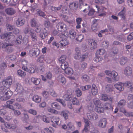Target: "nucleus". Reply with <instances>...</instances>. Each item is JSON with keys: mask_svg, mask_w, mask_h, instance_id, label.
I'll use <instances>...</instances> for the list:
<instances>
[{"mask_svg": "<svg viewBox=\"0 0 133 133\" xmlns=\"http://www.w3.org/2000/svg\"><path fill=\"white\" fill-rule=\"evenodd\" d=\"M12 77L9 76L4 78L2 82L3 86L0 87V99L2 101H6L10 99L13 94V92L10 90L9 88L12 84Z\"/></svg>", "mask_w": 133, "mask_h": 133, "instance_id": "obj_1", "label": "nucleus"}, {"mask_svg": "<svg viewBox=\"0 0 133 133\" xmlns=\"http://www.w3.org/2000/svg\"><path fill=\"white\" fill-rule=\"evenodd\" d=\"M21 63L22 65V68L24 71L31 74L35 72V70L33 67H30L28 69L27 66V65H28L29 63L28 61L24 59L21 61Z\"/></svg>", "mask_w": 133, "mask_h": 133, "instance_id": "obj_2", "label": "nucleus"}, {"mask_svg": "<svg viewBox=\"0 0 133 133\" xmlns=\"http://www.w3.org/2000/svg\"><path fill=\"white\" fill-rule=\"evenodd\" d=\"M56 27L58 30L62 32H64L67 30V26L63 23L60 22L56 25Z\"/></svg>", "mask_w": 133, "mask_h": 133, "instance_id": "obj_3", "label": "nucleus"}, {"mask_svg": "<svg viewBox=\"0 0 133 133\" xmlns=\"http://www.w3.org/2000/svg\"><path fill=\"white\" fill-rule=\"evenodd\" d=\"M96 7L97 9V11L99 14L98 15L99 16H105L106 15V12L104 11L106 9L104 8H99L98 6L97 5L95 6Z\"/></svg>", "mask_w": 133, "mask_h": 133, "instance_id": "obj_4", "label": "nucleus"}, {"mask_svg": "<svg viewBox=\"0 0 133 133\" xmlns=\"http://www.w3.org/2000/svg\"><path fill=\"white\" fill-rule=\"evenodd\" d=\"M59 118L58 117L52 116L51 118V123L54 127H56L59 123Z\"/></svg>", "mask_w": 133, "mask_h": 133, "instance_id": "obj_5", "label": "nucleus"}, {"mask_svg": "<svg viewBox=\"0 0 133 133\" xmlns=\"http://www.w3.org/2000/svg\"><path fill=\"white\" fill-rule=\"evenodd\" d=\"M11 32H9L2 34L1 35V38L3 39L5 38H8L9 39H11L12 41V38L14 39L15 36L12 35H11Z\"/></svg>", "mask_w": 133, "mask_h": 133, "instance_id": "obj_6", "label": "nucleus"}, {"mask_svg": "<svg viewBox=\"0 0 133 133\" xmlns=\"http://www.w3.org/2000/svg\"><path fill=\"white\" fill-rule=\"evenodd\" d=\"M40 53V51L38 49H32L30 50L29 54L30 56L36 55V56H38Z\"/></svg>", "mask_w": 133, "mask_h": 133, "instance_id": "obj_7", "label": "nucleus"}, {"mask_svg": "<svg viewBox=\"0 0 133 133\" xmlns=\"http://www.w3.org/2000/svg\"><path fill=\"white\" fill-rule=\"evenodd\" d=\"M16 88L15 90L18 93H22L24 91L23 87L20 84L17 83L15 85Z\"/></svg>", "mask_w": 133, "mask_h": 133, "instance_id": "obj_8", "label": "nucleus"}, {"mask_svg": "<svg viewBox=\"0 0 133 133\" xmlns=\"http://www.w3.org/2000/svg\"><path fill=\"white\" fill-rule=\"evenodd\" d=\"M58 83L62 85H65L66 82L65 78L63 76H59L57 78Z\"/></svg>", "mask_w": 133, "mask_h": 133, "instance_id": "obj_9", "label": "nucleus"}, {"mask_svg": "<svg viewBox=\"0 0 133 133\" xmlns=\"http://www.w3.org/2000/svg\"><path fill=\"white\" fill-rule=\"evenodd\" d=\"M15 99H11L10 100L6 102V106L7 108L12 110H14V108L12 104L14 102Z\"/></svg>", "mask_w": 133, "mask_h": 133, "instance_id": "obj_10", "label": "nucleus"}, {"mask_svg": "<svg viewBox=\"0 0 133 133\" xmlns=\"http://www.w3.org/2000/svg\"><path fill=\"white\" fill-rule=\"evenodd\" d=\"M25 20L22 17H19L16 21V23L18 26L23 25L25 23Z\"/></svg>", "mask_w": 133, "mask_h": 133, "instance_id": "obj_11", "label": "nucleus"}, {"mask_svg": "<svg viewBox=\"0 0 133 133\" xmlns=\"http://www.w3.org/2000/svg\"><path fill=\"white\" fill-rule=\"evenodd\" d=\"M49 58L47 57L45 58L43 55L40 56L37 59V62L39 63H44L46 62V63L48 62V59Z\"/></svg>", "mask_w": 133, "mask_h": 133, "instance_id": "obj_12", "label": "nucleus"}, {"mask_svg": "<svg viewBox=\"0 0 133 133\" xmlns=\"http://www.w3.org/2000/svg\"><path fill=\"white\" fill-rule=\"evenodd\" d=\"M5 12L8 15H12L16 13L15 10L12 8H8L5 10Z\"/></svg>", "mask_w": 133, "mask_h": 133, "instance_id": "obj_13", "label": "nucleus"}, {"mask_svg": "<svg viewBox=\"0 0 133 133\" xmlns=\"http://www.w3.org/2000/svg\"><path fill=\"white\" fill-rule=\"evenodd\" d=\"M124 86V83L118 82L115 85V87L116 89L119 91H123L124 89L123 86Z\"/></svg>", "mask_w": 133, "mask_h": 133, "instance_id": "obj_14", "label": "nucleus"}, {"mask_svg": "<svg viewBox=\"0 0 133 133\" xmlns=\"http://www.w3.org/2000/svg\"><path fill=\"white\" fill-rule=\"evenodd\" d=\"M132 70L130 66H127L124 69V74L128 76H130L132 74Z\"/></svg>", "mask_w": 133, "mask_h": 133, "instance_id": "obj_15", "label": "nucleus"}, {"mask_svg": "<svg viewBox=\"0 0 133 133\" xmlns=\"http://www.w3.org/2000/svg\"><path fill=\"white\" fill-rule=\"evenodd\" d=\"M107 121L105 118H103L99 121L98 126L103 128L105 127L107 124Z\"/></svg>", "mask_w": 133, "mask_h": 133, "instance_id": "obj_16", "label": "nucleus"}, {"mask_svg": "<svg viewBox=\"0 0 133 133\" xmlns=\"http://www.w3.org/2000/svg\"><path fill=\"white\" fill-rule=\"evenodd\" d=\"M109 76H111L113 75L114 77V80L116 81H117L119 79V77L118 76V73L116 72L115 71H112V73H110L108 74Z\"/></svg>", "mask_w": 133, "mask_h": 133, "instance_id": "obj_17", "label": "nucleus"}, {"mask_svg": "<svg viewBox=\"0 0 133 133\" xmlns=\"http://www.w3.org/2000/svg\"><path fill=\"white\" fill-rule=\"evenodd\" d=\"M4 125L6 128L10 129H14L16 127L15 125L8 122L5 123Z\"/></svg>", "mask_w": 133, "mask_h": 133, "instance_id": "obj_18", "label": "nucleus"}, {"mask_svg": "<svg viewBox=\"0 0 133 133\" xmlns=\"http://www.w3.org/2000/svg\"><path fill=\"white\" fill-rule=\"evenodd\" d=\"M44 132L42 131V133H52L54 131V128L51 127H47L44 129Z\"/></svg>", "mask_w": 133, "mask_h": 133, "instance_id": "obj_19", "label": "nucleus"}, {"mask_svg": "<svg viewBox=\"0 0 133 133\" xmlns=\"http://www.w3.org/2000/svg\"><path fill=\"white\" fill-rule=\"evenodd\" d=\"M91 92L92 95H97L98 93L97 88L95 84H93L92 85Z\"/></svg>", "mask_w": 133, "mask_h": 133, "instance_id": "obj_20", "label": "nucleus"}, {"mask_svg": "<svg viewBox=\"0 0 133 133\" xmlns=\"http://www.w3.org/2000/svg\"><path fill=\"white\" fill-rule=\"evenodd\" d=\"M30 81L34 84L36 85H37L40 83L41 80L39 78L32 77L31 78Z\"/></svg>", "mask_w": 133, "mask_h": 133, "instance_id": "obj_21", "label": "nucleus"}, {"mask_svg": "<svg viewBox=\"0 0 133 133\" xmlns=\"http://www.w3.org/2000/svg\"><path fill=\"white\" fill-rule=\"evenodd\" d=\"M76 52L74 55V57L75 59H78L81 58V53L80 51L78 48H76L75 49Z\"/></svg>", "mask_w": 133, "mask_h": 133, "instance_id": "obj_22", "label": "nucleus"}, {"mask_svg": "<svg viewBox=\"0 0 133 133\" xmlns=\"http://www.w3.org/2000/svg\"><path fill=\"white\" fill-rule=\"evenodd\" d=\"M32 100L37 103H39L41 101V98L37 95H34L32 98Z\"/></svg>", "mask_w": 133, "mask_h": 133, "instance_id": "obj_23", "label": "nucleus"}, {"mask_svg": "<svg viewBox=\"0 0 133 133\" xmlns=\"http://www.w3.org/2000/svg\"><path fill=\"white\" fill-rule=\"evenodd\" d=\"M98 19H95L93 21V24L91 26V29L92 30L95 31H97L98 29V24L96 23L97 22Z\"/></svg>", "mask_w": 133, "mask_h": 133, "instance_id": "obj_24", "label": "nucleus"}, {"mask_svg": "<svg viewBox=\"0 0 133 133\" xmlns=\"http://www.w3.org/2000/svg\"><path fill=\"white\" fill-rule=\"evenodd\" d=\"M84 122L85 123L84 125V127L83 130L82 132L83 133L84 132H87L88 131V127H89L90 125L87 119H84Z\"/></svg>", "mask_w": 133, "mask_h": 133, "instance_id": "obj_25", "label": "nucleus"}, {"mask_svg": "<svg viewBox=\"0 0 133 133\" xmlns=\"http://www.w3.org/2000/svg\"><path fill=\"white\" fill-rule=\"evenodd\" d=\"M78 6V2H73L70 4L69 7L72 10H75L77 9Z\"/></svg>", "mask_w": 133, "mask_h": 133, "instance_id": "obj_26", "label": "nucleus"}, {"mask_svg": "<svg viewBox=\"0 0 133 133\" xmlns=\"http://www.w3.org/2000/svg\"><path fill=\"white\" fill-rule=\"evenodd\" d=\"M30 24L31 26L32 27H36L38 25L37 23V20L34 18H32L31 20Z\"/></svg>", "mask_w": 133, "mask_h": 133, "instance_id": "obj_27", "label": "nucleus"}, {"mask_svg": "<svg viewBox=\"0 0 133 133\" xmlns=\"http://www.w3.org/2000/svg\"><path fill=\"white\" fill-rule=\"evenodd\" d=\"M60 43L62 47L64 46L68 45L69 43V42L66 39H62L60 41Z\"/></svg>", "mask_w": 133, "mask_h": 133, "instance_id": "obj_28", "label": "nucleus"}, {"mask_svg": "<svg viewBox=\"0 0 133 133\" xmlns=\"http://www.w3.org/2000/svg\"><path fill=\"white\" fill-rule=\"evenodd\" d=\"M69 113V111H63L61 112V115L63 116L65 120H66L68 118Z\"/></svg>", "mask_w": 133, "mask_h": 133, "instance_id": "obj_29", "label": "nucleus"}, {"mask_svg": "<svg viewBox=\"0 0 133 133\" xmlns=\"http://www.w3.org/2000/svg\"><path fill=\"white\" fill-rule=\"evenodd\" d=\"M66 74L72 75L73 73V71L72 68L69 67L64 70Z\"/></svg>", "mask_w": 133, "mask_h": 133, "instance_id": "obj_30", "label": "nucleus"}, {"mask_svg": "<svg viewBox=\"0 0 133 133\" xmlns=\"http://www.w3.org/2000/svg\"><path fill=\"white\" fill-rule=\"evenodd\" d=\"M70 37L71 39H74L76 36V33L75 31L72 29L69 30V31Z\"/></svg>", "mask_w": 133, "mask_h": 133, "instance_id": "obj_31", "label": "nucleus"}, {"mask_svg": "<svg viewBox=\"0 0 133 133\" xmlns=\"http://www.w3.org/2000/svg\"><path fill=\"white\" fill-rule=\"evenodd\" d=\"M88 41L89 44L93 47V48L94 49L95 47H96L97 43L95 40L92 39H88Z\"/></svg>", "mask_w": 133, "mask_h": 133, "instance_id": "obj_32", "label": "nucleus"}, {"mask_svg": "<svg viewBox=\"0 0 133 133\" xmlns=\"http://www.w3.org/2000/svg\"><path fill=\"white\" fill-rule=\"evenodd\" d=\"M104 107H102V105L101 106L98 107H95V110L98 113H103L104 111Z\"/></svg>", "mask_w": 133, "mask_h": 133, "instance_id": "obj_33", "label": "nucleus"}, {"mask_svg": "<svg viewBox=\"0 0 133 133\" xmlns=\"http://www.w3.org/2000/svg\"><path fill=\"white\" fill-rule=\"evenodd\" d=\"M72 102L74 105H79L80 104L79 101L78 99L75 97H73L72 100Z\"/></svg>", "mask_w": 133, "mask_h": 133, "instance_id": "obj_34", "label": "nucleus"}, {"mask_svg": "<svg viewBox=\"0 0 133 133\" xmlns=\"http://www.w3.org/2000/svg\"><path fill=\"white\" fill-rule=\"evenodd\" d=\"M112 104L110 103H106L103 105V107L105 110H108L112 108Z\"/></svg>", "mask_w": 133, "mask_h": 133, "instance_id": "obj_35", "label": "nucleus"}, {"mask_svg": "<svg viewBox=\"0 0 133 133\" xmlns=\"http://www.w3.org/2000/svg\"><path fill=\"white\" fill-rule=\"evenodd\" d=\"M51 106L52 108L58 110H60L61 109V106L59 105L56 102L52 103L51 104Z\"/></svg>", "mask_w": 133, "mask_h": 133, "instance_id": "obj_36", "label": "nucleus"}, {"mask_svg": "<svg viewBox=\"0 0 133 133\" xmlns=\"http://www.w3.org/2000/svg\"><path fill=\"white\" fill-rule=\"evenodd\" d=\"M93 101L95 105V107H98L101 106L102 102L99 100L96 99H94Z\"/></svg>", "mask_w": 133, "mask_h": 133, "instance_id": "obj_37", "label": "nucleus"}, {"mask_svg": "<svg viewBox=\"0 0 133 133\" xmlns=\"http://www.w3.org/2000/svg\"><path fill=\"white\" fill-rule=\"evenodd\" d=\"M17 72L18 75L22 77H24L26 75V72L21 70H18Z\"/></svg>", "mask_w": 133, "mask_h": 133, "instance_id": "obj_38", "label": "nucleus"}, {"mask_svg": "<svg viewBox=\"0 0 133 133\" xmlns=\"http://www.w3.org/2000/svg\"><path fill=\"white\" fill-rule=\"evenodd\" d=\"M128 59L126 57H121L120 61V63L121 65H124L127 62Z\"/></svg>", "mask_w": 133, "mask_h": 133, "instance_id": "obj_39", "label": "nucleus"}, {"mask_svg": "<svg viewBox=\"0 0 133 133\" xmlns=\"http://www.w3.org/2000/svg\"><path fill=\"white\" fill-rule=\"evenodd\" d=\"M61 63V67L62 69L64 70L68 67V64L67 62H64Z\"/></svg>", "mask_w": 133, "mask_h": 133, "instance_id": "obj_40", "label": "nucleus"}, {"mask_svg": "<svg viewBox=\"0 0 133 133\" xmlns=\"http://www.w3.org/2000/svg\"><path fill=\"white\" fill-rule=\"evenodd\" d=\"M48 35L47 32H41L39 35L40 37L42 39H44Z\"/></svg>", "mask_w": 133, "mask_h": 133, "instance_id": "obj_41", "label": "nucleus"}, {"mask_svg": "<svg viewBox=\"0 0 133 133\" xmlns=\"http://www.w3.org/2000/svg\"><path fill=\"white\" fill-rule=\"evenodd\" d=\"M51 117H47L45 116H43V121L46 123H49L51 122Z\"/></svg>", "mask_w": 133, "mask_h": 133, "instance_id": "obj_42", "label": "nucleus"}, {"mask_svg": "<svg viewBox=\"0 0 133 133\" xmlns=\"http://www.w3.org/2000/svg\"><path fill=\"white\" fill-rule=\"evenodd\" d=\"M30 35L32 41H37V37L35 33L31 32Z\"/></svg>", "mask_w": 133, "mask_h": 133, "instance_id": "obj_43", "label": "nucleus"}, {"mask_svg": "<svg viewBox=\"0 0 133 133\" xmlns=\"http://www.w3.org/2000/svg\"><path fill=\"white\" fill-rule=\"evenodd\" d=\"M75 94L77 97H80L82 95V91L79 88H77L75 91Z\"/></svg>", "mask_w": 133, "mask_h": 133, "instance_id": "obj_44", "label": "nucleus"}, {"mask_svg": "<svg viewBox=\"0 0 133 133\" xmlns=\"http://www.w3.org/2000/svg\"><path fill=\"white\" fill-rule=\"evenodd\" d=\"M112 85H107L105 87V90L107 92H109L112 90Z\"/></svg>", "mask_w": 133, "mask_h": 133, "instance_id": "obj_45", "label": "nucleus"}, {"mask_svg": "<svg viewBox=\"0 0 133 133\" xmlns=\"http://www.w3.org/2000/svg\"><path fill=\"white\" fill-rule=\"evenodd\" d=\"M22 41V36L19 35L17 38L15 42L18 44H21Z\"/></svg>", "mask_w": 133, "mask_h": 133, "instance_id": "obj_46", "label": "nucleus"}, {"mask_svg": "<svg viewBox=\"0 0 133 133\" xmlns=\"http://www.w3.org/2000/svg\"><path fill=\"white\" fill-rule=\"evenodd\" d=\"M102 58L97 55V54L96 53V55L95 57L94 58V60L96 62H98L102 60Z\"/></svg>", "mask_w": 133, "mask_h": 133, "instance_id": "obj_47", "label": "nucleus"}, {"mask_svg": "<svg viewBox=\"0 0 133 133\" xmlns=\"http://www.w3.org/2000/svg\"><path fill=\"white\" fill-rule=\"evenodd\" d=\"M49 92L51 95L53 97H56L57 96V94L53 90L51 89L49 90Z\"/></svg>", "mask_w": 133, "mask_h": 133, "instance_id": "obj_48", "label": "nucleus"}, {"mask_svg": "<svg viewBox=\"0 0 133 133\" xmlns=\"http://www.w3.org/2000/svg\"><path fill=\"white\" fill-rule=\"evenodd\" d=\"M66 56L65 55H62L59 59V61L61 63L64 62L66 59Z\"/></svg>", "mask_w": 133, "mask_h": 133, "instance_id": "obj_49", "label": "nucleus"}, {"mask_svg": "<svg viewBox=\"0 0 133 133\" xmlns=\"http://www.w3.org/2000/svg\"><path fill=\"white\" fill-rule=\"evenodd\" d=\"M101 99L104 101H106L108 100V98L107 94H103L102 95Z\"/></svg>", "mask_w": 133, "mask_h": 133, "instance_id": "obj_50", "label": "nucleus"}, {"mask_svg": "<svg viewBox=\"0 0 133 133\" xmlns=\"http://www.w3.org/2000/svg\"><path fill=\"white\" fill-rule=\"evenodd\" d=\"M48 110L49 112L55 114H57L58 113V111L57 110L51 108H48Z\"/></svg>", "mask_w": 133, "mask_h": 133, "instance_id": "obj_51", "label": "nucleus"}, {"mask_svg": "<svg viewBox=\"0 0 133 133\" xmlns=\"http://www.w3.org/2000/svg\"><path fill=\"white\" fill-rule=\"evenodd\" d=\"M105 50L104 49H99L97 50L96 54H99L100 55H103L105 53Z\"/></svg>", "mask_w": 133, "mask_h": 133, "instance_id": "obj_52", "label": "nucleus"}, {"mask_svg": "<svg viewBox=\"0 0 133 133\" xmlns=\"http://www.w3.org/2000/svg\"><path fill=\"white\" fill-rule=\"evenodd\" d=\"M14 43H12L11 44H9L8 45H6L5 43H1L0 42V48L1 47V45H2V48H6V46L10 45H14Z\"/></svg>", "mask_w": 133, "mask_h": 133, "instance_id": "obj_53", "label": "nucleus"}, {"mask_svg": "<svg viewBox=\"0 0 133 133\" xmlns=\"http://www.w3.org/2000/svg\"><path fill=\"white\" fill-rule=\"evenodd\" d=\"M84 38V36L82 35H79L76 38V40L79 42H81L82 41Z\"/></svg>", "mask_w": 133, "mask_h": 133, "instance_id": "obj_54", "label": "nucleus"}, {"mask_svg": "<svg viewBox=\"0 0 133 133\" xmlns=\"http://www.w3.org/2000/svg\"><path fill=\"white\" fill-rule=\"evenodd\" d=\"M125 8H123L122 10L118 14V16H121V17H125Z\"/></svg>", "mask_w": 133, "mask_h": 133, "instance_id": "obj_55", "label": "nucleus"}, {"mask_svg": "<svg viewBox=\"0 0 133 133\" xmlns=\"http://www.w3.org/2000/svg\"><path fill=\"white\" fill-rule=\"evenodd\" d=\"M37 14L39 16L41 17H44L45 16V14L44 12L40 9H38L37 12Z\"/></svg>", "mask_w": 133, "mask_h": 133, "instance_id": "obj_56", "label": "nucleus"}, {"mask_svg": "<svg viewBox=\"0 0 133 133\" xmlns=\"http://www.w3.org/2000/svg\"><path fill=\"white\" fill-rule=\"evenodd\" d=\"M124 86L126 87L129 88L131 87L132 85V83L130 81H127L124 83Z\"/></svg>", "mask_w": 133, "mask_h": 133, "instance_id": "obj_57", "label": "nucleus"}, {"mask_svg": "<svg viewBox=\"0 0 133 133\" xmlns=\"http://www.w3.org/2000/svg\"><path fill=\"white\" fill-rule=\"evenodd\" d=\"M44 25L45 27L46 28H49L51 26L50 22L49 21H45L44 23Z\"/></svg>", "mask_w": 133, "mask_h": 133, "instance_id": "obj_58", "label": "nucleus"}, {"mask_svg": "<svg viewBox=\"0 0 133 133\" xmlns=\"http://www.w3.org/2000/svg\"><path fill=\"white\" fill-rule=\"evenodd\" d=\"M14 107L15 109H21L22 107L21 105L17 103H15L14 104Z\"/></svg>", "mask_w": 133, "mask_h": 133, "instance_id": "obj_59", "label": "nucleus"}, {"mask_svg": "<svg viewBox=\"0 0 133 133\" xmlns=\"http://www.w3.org/2000/svg\"><path fill=\"white\" fill-rule=\"evenodd\" d=\"M91 88V86L90 85H86L84 87H81V88L83 91H85L86 90H88Z\"/></svg>", "mask_w": 133, "mask_h": 133, "instance_id": "obj_60", "label": "nucleus"}, {"mask_svg": "<svg viewBox=\"0 0 133 133\" xmlns=\"http://www.w3.org/2000/svg\"><path fill=\"white\" fill-rule=\"evenodd\" d=\"M95 12V10L92 8H91L88 13V15L89 16H92Z\"/></svg>", "mask_w": 133, "mask_h": 133, "instance_id": "obj_61", "label": "nucleus"}, {"mask_svg": "<svg viewBox=\"0 0 133 133\" xmlns=\"http://www.w3.org/2000/svg\"><path fill=\"white\" fill-rule=\"evenodd\" d=\"M56 100L61 103L64 107L65 106L66 104L65 103V102L64 101H63L62 99L59 98H57L56 99Z\"/></svg>", "mask_w": 133, "mask_h": 133, "instance_id": "obj_62", "label": "nucleus"}, {"mask_svg": "<svg viewBox=\"0 0 133 133\" xmlns=\"http://www.w3.org/2000/svg\"><path fill=\"white\" fill-rule=\"evenodd\" d=\"M45 76L48 79H50L52 77V75L50 72H47L45 75Z\"/></svg>", "mask_w": 133, "mask_h": 133, "instance_id": "obj_63", "label": "nucleus"}, {"mask_svg": "<svg viewBox=\"0 0 133 133\" xmlns=\"http://www.w3.org/2000/svg\"><path fill=\"white\" fill-rule=\"evenodd\" d=\"M125 101L124 100L122 99L118 103V106H123L125 105Z\"/></svg>", "mask_w": 133, "mask_h": 133, "instance_id": "obj_64", "label": "nucleus"}]
</instances>
